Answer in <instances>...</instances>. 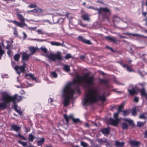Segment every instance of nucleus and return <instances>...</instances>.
<instances>
[{"mask_svg": "<svg viewBox=\"0 0 147 147\" xmlns=\"http://www.w3.org/2000/svg\"><path fill=\"white\" fill-rule=\"evenodd\" d=\"M94 79L93 76H89L88 74L86 73L82 77L77 75L72 82L73 84L78 85L84 84L87 87L86 91L83 101L84 105L90 104L98 99L103 102L106 100L104 95L99 96L97 90L95 88L91 87V86L94 84Z\"/></svg>", "mask_w": 147, "mask_h": 147, "instance_id": "f257e3e1", "label": "nucleus"}, {"mask_svg": "<svg viewBox=\"0 0 147 147\" xmlns=\"http://www.w3.org/2000/svg\"><path fill=\"white\" fill-rule=\"evenodd\" d=\"M22 99V97L17 94L11 96L6 92H3L0 99V109H5L8 105H10L11 102L16 103V102L19 101Z\"/></svg>", "mask_w": 147, "mask_h": 147, "instance_id": "f03ea898", "label": "nucleus"}, {"mask_svg": "<svg viewBox=\"0 0 147 147\" xmlns=\"http://www.w3.org/2000/svg\"><path fill=\"white\" fill-rule=\"evenodd\" d=\"M62 96L63 98V104L66 106L69 104V100L72 98L74 90L72 87L71 84H69L65 86L62 90Z\"/></svg>", "mask_w": 147, "mask_h": 147, "instance_id": "7ed1b4c3", "label": "nucleus"}, {"mask_svg": "<svg viewBox=\"0 0 147 147\" xmlns=\"http://www.w3.org/2000/svg\"><path fill=\"white\" fill-rule=\"evenodd\" d=\"M124 105L123 104H121L119 107L117 112L115 113L114 114V117L115 119H114L111 118H110L109 119V122L111 125L115 126H116L118 125V123L120 121V119L118 118V117L119 113L123 111H122V109Z\"/></svg>", "mask_w": 147, "mask_h": 147, "instance_id": "20e7f679", "label": "nucleus"}, {"mask_svg": "<svg viewBox=\"0 0 147 147\" xmlns=\"http://www.w3.org/2000/svg\"><path fill=\"white\" fill-rule=\"evenodd\" d=\"M47 56L50 60L53 61H55L56 59L59 60L61 59V53L59 52H57L56 54L52 53L49 54Z\"/></svg>", "mask_w": 147, "mask_h": 147, "instance_id": "39448f33", "label": "nucleus"}, {"mask_svg": "<svg viewBox=\"0 0 147 147\" xmlns=\"http://www.w3.org/2000/svg\"><path fill=\"white\" fill-rule=\"evenodd\" d=\"M86 8L88 9H91L98 11V13L99 14H103L104 13L107 12H110L109 9L107 8H105L101 7L99 9H98L97 8H94V7L91 6L86 7Z\"/></svg>", "mask_w": 147, "mask_h": 147, "instance_id": "423d86ee", "label": "nucleus"}, {"mask_svg": "<svg viewBox=\"0 0 147 147\" xmlns=\"http://www.w3.org/2000/svg\"><path fill=\"white\" fill-rule=\"evenodd\" d=\"M26 67V64L24 63L23 65L22 66H16L14 67V69L17 73L20 75L21 72L24 71L25 68Z\"/></svg>", "mask_w": 147, "mask_h": 147, "instance_id": "0eeeda50", "label": "nucleus"}, {"mask_svg": "<svg viewBox=\"0 0 147 147\" xmlns=\"http://www.w3.org/2000/svg\"><path fill=\"white\" fill-rule=\"evenodd\" d=\"M64 118L65 119L66 123H68L69 119H71L75 123H78L80 121V120L78 118L75 119L73 117L72 115H70L67 116L66 115H63Z\"/></svg>", "mask_w": 147, "mask_h": 147, "instance_id": "6e6552de", "label": "nucleus"}, {"mask_svg": "<svg viewBox=\"0 0 147 147\" xmlns=\"http://www.w3.org/2000/svg\"><path fill=\"white\" fill-rule=\"evenodd\" d=\"M78 40L82 42H83L88 44L90 45L91 44V43L90 41L89 40H87L84 38L82 36H79L78 38Z\"/></svg>", "mask_w": 147, "mask_h": 147, "instance_id": "1a4fd4ad", "label": "nucleus"}, {"mask_svg": "<svg viewBox=\"0 0 147 147\" xmlns=\"http://www.w3.org/2000/svg\"><path fill=\"white\" fill-rule=\"evenodd\" d=\"M13 23H14L16 25L18 26L21 27H23L25 26H26V24L24 22H19L15 20L11 21Z\"/></svg>", "mask_w": 147, "mask_h": 147, "instance_id": "9d476101", "label": "nucleus"}, {"mask_svg": "<svg viewBox=\"0 0 147 147\" xmlns=\"http://www.w3.org/2000/svg\"><path fill=\"white\" fill-rule=\"evenodd\" d=\"M11 130L19 132L20 129V127L16 125H13L11 126Z\"/></svg>", "mask_w": 147, "mask_h": 147, "instance_id": "9b49d317", "label": "nucleus"}, {"mask_svg": "<svg viewBox=\"0 0 147 147\" xmlns=\"http://www.w3.org/2000/svg\"><path fill=\"white\" fill-rule=\"evenodd\" d=\"M29 58V55L27 54L26 53L24 52L22 54V59L23 61L28 60Z\"/></svg>", "mask_w": 147, "mask_h": 147, "instance_id": "f8f14e48", "label": "nucleus"}, {"mask_svg": "<svg viewBox=\"0 0 147 147\" xmlns=\"http://www.w3.org/2000/svg\"><path fill=\"white\" fill-rule=\"evenodd\" d=\"M13 107L15 110L20 114L22 113V112L20 110V108L18 107L16 103H14Z\"/></svg>", "mask_w": 147, "mask_h": 147, "instance_id": "ddd939ff", "label": "nucleus"}, {"mask_svg": "<svg viewBox=\"0 0 147 147\" xmlns=\"http://www.w3.org/2000/svg\"><path fill=\"white\" fill-rule=\"evenodd\" d=\"M129 143L133 146L137 147L140 144V142H139L132 140L129 142Z\"/></svg>", "mask_w": 147, "mask_h": 147, "instance_id": "4468645a", "label": "nucleus"}, {"mask_svg": "<svg viewBox=\"0 0 147 147\" xmlns=\"http://www.w3.org/2000/svg\"><path fill=\"white\" fill-rule=\"evenodd\" d=\"M25 76H29L32 80H35L37 82L39 83L40 82V81L39 80H37L36 78L34 77V75L33 74L30 73L26 74Z\"/></svg>", "mask_w": 147, "mask_h": 147, "instance_id": "2eb2a0df", "label": "nucleus"}, {"mask_svg": "<svg viewBox=\"0 0 147 147\" xmlns=\"http://www.w3.org/2000/svg\"><path fill=\"white\" fill-rule=\"evenodd\" d=\"M115 145L117 147H123L124 145V143L117 141L115 142Z\"/></svg>", "mask_w": 147, "mask_h": 147, "instance_id": "dca6fc26", "label": "nucleus"}, {"mask_svg": "<svg viewBox=\"0 0 147 147\" xmlns=\"http://www.w3.org/2000/svg\"><path fill=\"white\" fill-rule=\"evenodd\" d=\"M140 93L142 96L147 98V93L144 89L143 88L141 90Z\"/></svg>", "mask_w": 147, "mask_h": 147, "instance_id": "f3484780", "label": "nucleus"}, {"mask_svg": "<svg viewBox=\"0 0 147 147\" xmlns=\"http://www.w3.org/2000/svg\"><path fill=\"white\" fill-rule=\"evenodd\" d=\"M82 18L83 19L85 20L89 21L90 20V18L88 15L86 13L82 16Z\"/></svg>", "mask_w": 147, "mask_h": 147, "instance_id": "a211bd4d", "label": "nucleus"}, {"mask_svg": "<svg viewBox=\"0 0 147 147\" xmlns=\"http://www.w3.org/2000/svg\"><path fill=\"white\" fill-rule=\"evenodd\" d=\"M110 129L109 127L103 129L102 130V132L104 134H108L109 133Z\"/></svg>", "mask_w": 147, "mask_h": 147, "instance_id": "6ab92c4d", "label": "nucleus"}, {"mask_svg": "<svg viewBox=\"0 0 147 147\" xmlns=\"http://www.w3.org/2000/svg\"><path fill=\"white\" fill-rule=\"evenodd\" d=\"M17 15L20 21L21 22H24L25 19L22 15H21L19 13H18L17 14Z\"/></svg>", "mask_w": 147, "mask_h": 147, "instance_id": "aec40b11", "label": "nucleus"}, {"mask_svg": "<svg viewBox=\"0 0 147 147\" xmlns=\"http://www.w3.org/2000/svg\"><path fill=\"white\" fill-rule=\"evenodd\" d=\"M128 91L129 94L131 95H134L136 93V91L134 88H132L131 89H128Z\"/></svg>", "mask_w": 147, "mask_h": 147, "instance_id": "412c9836", "label": "nucleus"}, {"mask_svg": "<svg viewBox=\"0 0 147 147\" xmlns=\"http://www.w3.org/2000/svg\"><path fill=\"white\" fill-rule=\"evenodd\" d=\"M106 38L110 41H112L114 43L116 42L117 41V40L114 38L111 37L110 36H106Z\"/></svg>", "mask_w": 147, "mask_h": 147, "instance_id": "4be33fe9", "label": "nucleus"}, {"mask_svg": "<svg viewBox=\"0 0 147 147\" xmlns=\"http://www.w3.org/2000/svg\"><path fill=\"white\" fill-rule=\"evenodd\" d=\"M123 120L127 122L130 125H133V121L129 118H124L123 119Z\"/></svg>", "mask_w": 147, "mask_h": 147, "instance_id": "5701e85b", "label": "nucleus"}, {"mask_svg": "<svg viewBox=\"0 0 147 147\" xmlns=\"http://www.w3.org/2000/svg\"><path fill=\"white\" fill-rule=\"evenodd\" d=\"M63 69L66 72H69L70 71L69 66L67 65H64L63 66Z\"/></svg>", "mask_w": 147, "mask_h": 147, "instance_id": "b1692460", "label": "nucleus"}, {"mask_svg": "<svg viewBox=\"0 0 147 147\" xmlns=\"http://www.w3.org/2000/svg\"><path fill=\"white\" fill-rule=\"evenodd\" d=\"M34 138L35 137L34 135L32 134V133L31 134H29L28 136V140L29 141L32 142Z\"/></svg>", "mask_w": 147, "mask_h": 147, "instance_id": "393cba45", "label": "nucleus"}, {"mask_svg": "<svg viewBox=\"0 0 147 147\" xmlns=\"http://www.w3.org/2000/svg\"><path fill=\"white\" fill-rule=\"evenodd\" d=\"M50 44L52 45L56 46H57L61 45V43L57 42H50Z\"/></svg>", "mask_w": 147, "mask_h": 147, "instance_id": "a878e982", "label": "nucleus"}, {"mask_svg": "<svg viewBox=\"0 0 147 147\" xmlns=\"http://www.w3.org/2000/svg\"><path fill=\"white\" fill-rule=\"evenodd\" d=\"M66 12L65 10H61L60 12L59 13H57V14L60 16H64L66 14Z\"/></svg>", "mask_w": 147, "mask_h": 147, "instance_id": "bb28decb", "label": "nucleus"}, {"mask_svg": "<svg viewBox=\"0 0 147 147\" xmlns=\"http://www.w3.org/2000/svg\"><path fill=\"white\" fill-rule=\"evenodd\" d=\"M122 66L126 68L127 70L129 72H131L133 71L132 69L127 65H123Z\"/></svg>", "mask_w": 147, "mask_h": 147, "instance_id": "cd10ccee", "label": "nucleus"}, {"mask_svg": "<svg viewBox=\"0 0 147 147\" xmlns=\"http://www.w3.org/2000/svg\"><path fill=\"white\" fill-rule=\"evenodd\" d=\"M29 49L30 51L31 54H33L36 52V48H35L34 47H31Z\"/></svg>", "mask_w": 147, "mask_h": 147, "instance_id": "c85d7f7f", "label": "nucleus"}, {"mask_svg": "<svg viewBox=\"0 0 147 147\" xmlns=\"http://www.w3.org/2000/svg\"><path fill=\"white\" fill-rule=\"evenodd\" d=\"M5 53V51L1 48V46L0 45V59H1L2 57Z\"/></svg>", "mask_w": 147, "mask_h": 147, "instance_id": "c756f323", "label": "nucleus"}, {"mask_svg": "<svg viewBox=\"0 0 147 147\" xmlns=\"http://www.w3.org/2000/svg\"><path fill=\"white\" fill-rule=\"evenodd\" d=\"M146 122V121H145L144 122H140L138 121L137 122V125L139 127H141L143 126L144 124Z\"/></svg>", "mask_w": 147, "mask_h": 147, "instance_id": "7c9ffc66", "label": "nucleus"}, {"mask_svg": "<svg viewBox=\"0 0 147 147\" xmlns=\"http://www.w3.org/2000/svg\"><path fill=\"white\" fill-rule=\"evenodd\" d=\"M122 112V115L124 116L128 115L130 113V111L129 110L123 111Z\"/></svg>", "mask_w": 147, "mask_h": 147, "instance_id": "2f4dec72", "label": "nucleus"}, {"mask_svg": "<svg viewBox=\"0 0 147 147\" xmlns=\"http://www.w3.org/2000/svg\"><path fill=\"white\" fill-rule=\"evenodd\" d=\"M97 141L101 144H103L104 142L107 143V140L105 139H99L97 140Z\"/></svg>", "mask_w": 147, "mask_h": 147, "instance_id": "473e14b6", "label": "nucleus"}, {"mask_svg": "<svg viewBox=\"0 0 147 147\" xmlns=\"http://www.w3.org/2000/svg\"><path fill=\"white\" fill-rule=\"evenodd\" d=\"M51 76L53 78H56L57 77V74L55 71L52 72L51 74Z\"/></svg>", "mask_w": 147, "mask_h": 147, "instance_id": "72a5a7b5", "label": "nucleus"}, {"mask_svg": "<svg viewBox=\"0 0 147 147\" xmlns=\"http://www.w3.org/2000/svg\"><path fill=\"white\" fill-rule=\"evenodd\" d=\"M45 141V139L44 138H42L40 140L38 141V145H40L42 144Z\"/></svg>", "mask_w": 147, "mask_h": 147, "instance_id": "f704fd0d", "label": "nucleus"}, {"mask_svg": "<svg viewBox=\"0 0 147 147\" xmlns=\"http://www.w3.org/2000/svg\"><path fill=\"white\" fill-rule=\"evenodd\" d=\"M121 126L123 129H126L128 127V125L125 123H123L122 124Z\"/></svg>", "mask_w": 147, "mask_h": 147, "instance_id": "c9c22d12", "label": "nucleus"}, {"mask_svg": "<svg viewBox=\"0 0 147 147\" xmlns=\"http://www.w3.org/2000/svg\"><path fill=\"white\" fill-rule=\"evenodd\" d=\"M20 55L19 54L15 55L14 57V59L16 61H18L19 59Z\"/></svg>", "mask_w": 147, "mask_h": 147, "instance_id": "e433bc0d", "label": "nucleus"}, {"mask_svg": "<svg viewBox=\"0 0 147 147\" xmlns=\"http://www.w3.org/2000/svg\"><path fill=\"white\" fill-rule=\"evenodd\" d=\"M16 137H18L19 138L22 139L24 140H26V138L24 136L21 135L20 134H18V135H16Z\"/></svg>", "mask_w": 147, "mask_h": 147, "instance_id": "4c0bfd02", "label": "nucleus"}, {"mask_svg": "<svg viewBox=\"0 0 147 147\" xmlns=\"http://www.w3.org/2000/svg\"><path fill=\"white\" fill-rule=\"evenodd\" d=\"M36 32H37L38 34H45V33L43 32V31L41 30H36ZM45 34L46 35L48 34L47 33H46Z\"/></svg>", "mask_w": 147, "mask_h": 147, "instance_id": "58836bf2", "label": "nucleus"}, {"mask_svg": "<svg viewBox=\"0 0 147 147\" xmlns=\"http://www.w3.org/2000/svg\"><path fill=\"white\" fill-rule=\"evenodd\" d=\"M18 142L24 146H26L27 144V143L26 142H23L21 141H18Z\"/></svg>", "mask_w": 147, "mask_h": 147, "instance_id": "ea45409f", "label": "nucleus"}, {"mask_svg": "<svg viewBox=\"0 0 147 147\" xmlns=\"http://www.w3.org/2000/svg\"><path fill=\"white\" fill-rule=\"evenodd\" d=\"M33 12H43V10L41 9H35L33 10Z\"/></svg>", "mask_w": 147, "mask_h": 147, "instance_id": "a19ab883", "label": "nucleus"}, {"mask_svg": "<svg viewBox=\"0 0 147 147\" xmlns=\"http://www.w3.org/2000/svg\"><path fill=\"white\" fill-rule=\"evenodd\" d=\"M80 144L83 147H88V144H87L84 142H81Z\"/></svg>", "mask_w": 147, "mask_h": 147, "instance_id": "79ce46f5", "label": "nucleus"}, {"mask_svg": "<svg viewBox=\"0 0 147 147\" xmlns=\"http://www.w3.org/2000/svg\"><path fill=\"white\" fill-rule=\"evenodd\" d=\"M34 85L33 84H29L28 82H26L25 86V87L27 88L29 86H31Z\"/></svg>", "mask_w": 147, "mask_h": 147, "instance_id": "37998d69", "label": "nucleus"}, {"mask_svg": "<svg viewBox=\"0 0 147 147\" xmlns=\"http://www.w3.org/2000/svg\"><path fill=\"white\" fill-rule=\"evenodd\" d=\"M139 117V118L141 119H147V117H146L144 114H142L140 115Z\"/></svg>", "mask_w": 147, "mask_h": 147, "instance_id": "c03bdc74", "label": "nucleus"}, {"mask_svg": "<svg viewBox=\"0 0 147 147\" xmlns=\"http://www.w3.org/2000/svg\"><path fill=\"white\" fill-rule=\"evenodd\" d=\"M40 49L45 53H46L47 51V49L45 47H41Z\"/></svg>", "mask_w": 147, "mask_h": 147, "instance_id": "a18cd8bd", "label": "nucleus"}, {"mask_svg": "<svg viewBox=\"0 0 147 147\" xmlns=\"http://www.w3.org/2000/svg\"><path fill=\"white\" fill-rule=\"evenodd\" d=\"M37 6L34 4H32L28 6V7L34 8L36 7Z\"/></svg>", "mask_w": 147, "mask_h": 147, "instance_id": "49530a36", "label": "nucleus"}, {"mask_svg": "<svg viewBox=\"0 0 147 147\" xmlns=\"http://www.w3.org/2000/svg\"><path fill=\"white\" fill-rule=\"evenodd\" d=\"M7 49H8L7 53L9 55V56H10V55H11L12 53V51L11 50L9 49V48L8 47H7Z\"/></svg>", "mask_w": 147, "mask_h": 147, "instance_id": "de8ad7c7", "label": "nucleus"}, {"mask_svg": "<svg viewBox=\"0 0 147 147\" xmlns=\"http://www.w3.org/2000/svg\"><path fill=\"white\" fill-rule=\"evenodd\" d=\"M136 109L135 108H134L132 111V115H133L135 116L136 115Z\"/></svg>", "mask_w": 147, "mask_h": 147, "instance_id": "09e8293b", "label": "nucleus"}, {"mask_svg": "<svg viewBox=\"0 0 147 147\" xmlns=\"http://www.w3.org/2000/svg\"><path fill=\"white\" fill-rule=\"evenodd\" d=\"M71 57V55L69 54H67L65 56V58L68 59Z\"/></svg>", "mask_w": 147, "mask_h": 147, "instance_id": "8fccbe9b", "label": "nucleus"}, {"mask_svg": "<svg viewBox=\"0 0 147 147\" xmlns=\"http://www.w3.org/2000/svg\"><path fill=\"white\" fill-rule=\"evenodd\" d=\"M139 100V98L138 97H135L134 99V101L136 102H138Z\"/></svg>", "mask_w": 147, "mask_h": 147, "instance_id": "3c124183", "label": "nucleus"}, {"mask_svg": "<svg viewBox=\"0 0 147 147\" xmlns=\"http://www.w3.org/2000/svg\"><path fill=\"white\" fill-rule=\"evenodd\" d=\"M23 39H25L27 37V35L24 32H23Z\"/></svg>", "mask_w": 147, "mask_h": 147, "instance_id": "603ef678", "label": "nucleus"}, {"mask_svg": "<svg viewBox=\"0 0 147 147\" xmlns=\"http://www.w3.org/2000/svg\"><path fill=\"white\" fill-rule=\"evenodd\" d=\"M146 83L145 82L139 84L142 87H144L146 85Z\"/></svg>", "mask_w": 147, "mask_h": 147, "instance_id": "864d4df0", "label": "nucleus"}, {"mask_svg": "<svg viewBox=\"0 0 147 147\" xmlns=\"http://www.w3.org/2000/svg\"><path fill=\"white\" fill-rule=\"evenodd\" d=\"M47 41L46 40H45V39H41V40H40V39H38L37 41L39 42H42L43 41Z\"/></svg>", "mask_w": 147, "mask_h": 147, "instance_id": "5fc2aeb1", "label": "nucleus"}, {"mask_svg": "<svg viewBox=\"0 0 147 147\" xmlns=\"http://www.w3.org/2000/svg\"><path fill=\"white\" fill-rule=\"evenodd\" d=\"M36 27H28V28L30 30L31 29H33V30H35L36 29Z\"/></svg>", "mask_w": 147, "mask_h": 147, "instance_id": "6e6d98bb", "label": "nucleus"}, {"mask_svg": "<svg viewBox=\"0 0 147 147\" xmlns=\"http://www.w3.org/2000/svg\"><path fill=\"white\" fill-rule=\"evenodd\" d=\"M20 94H23L25 93V92L23 90H21L20 91Z\"/></svg>", "mask_w": 147, "mask_h": 147, "instance_id": "4d7b16f0", "label": "nucleus"}, {"mask_svg": "<svg viewBox=\"0 0 147 147\" xmlns=\"http://www.w3.org/2000/svg\"><path fill=\"white\" fill-rule=\"evenodd\" d=\"M147 14V13L146 12H142V15L144 16H145Z\"/></svg>", "mask_w": 147, "mask_h": 147, "instance_id": "13d9d810", "label": "nucleus"}, {"mask_svg": "<svg viewBox=\"0 0 147 147\" xmlns=\"http://www.w3.org/2000/svg\"><path fill=\"white\" fill-rule=\"evenodd\" d=\"M85 55H82L80 57V58L82 59H84L85 58Z\"/></svg>", "mask_w": 147, "mask_h": 147, "instance_id": "bf43d9fd", "label": "nucleus"}, {"mask_svg": "<svg viewBox=\"0 0 147 147\" xmlns=\"http://www.w3.org/2000/svg\"><path fill=\"white\" fill-rule=\"evenodd\" d=\"M132 35L134 36H141V35L137 34H132Z\"/></svg>", "mask_w": 147, "mask_h": 147, "instance_id": "052dcab7", "label": "nucleus"}, {"mask_svg": "<svg viewBox=\"0 0 147 147\" xmlns=\"http://www.w3.org/2000/svg\"><path fill=\"white\" fill-rule=\"evenodd\" d=\"M145 137L146 138H147V131L145 132Z\"/></svg>", "mask_w": 147, "mask_h": 147, "instance_id": "680f3d73", "label": "nucleus"}, {"mask_svg": "<svg viewBox=\"0 0 147 147\" xmlns=\"http://www.w3.org/2000/svg\"><path fill=\"white\" fill-rule=\"evenodd\" d=\"M38 39H31L30 40H36V41H37Z\"/></svg>", "mask_w": 147, "mask_h": 147, "instance_id": "e2e57ef3", "label": "nucleus"}, {"mask_svg": "<svg viewBox=\"0 0 147 147\" xmlns=\"http://www.w3.org/2000/svg\"><path fill=\"white\" fill-rule=\"evenodd\" d=\"M85 125L86 127H89V125L88 123H85Z\"/></svg>", "mask_w": 147, "mask_h": 147, "instance_id": "0e129e2a", "label": "nucleus"}, {"mask_svg": "<svg viewBox=\"0 0 147 147\" xmlns=\"http://www.w3.org/2000/svg\"><path fill=\"white\" fill-rule=\"evenodd\" d=\"M49 100H50V102H51L53 101V99L51 98H50L49 99Z\"/></svg>", "mask_w": 147, "mask_h": 147, "instance_id": "69168bd1", "label": "nucleus"}, {"mask_svg": "<svg viewBox=\"0 0 147 147\" xmlns=\"http://www.w3.org/2000/svg\"><path fill=\"white\" fill-rule=\"evenodd\" d=\"M108 48L109 49L111 50V51H113V49H112L111 48L109 47H108Z\"/></svg>", "mask_w": 147, "mask_h": 147, "instance_id": "338daca9", "label": "nucleus"}, {"mask_svg": "<svg viewBox=\"0 0 147 147\" xmlns=\"http://www.w3.org/2000/svg\"><path fill=\"white\" fill-rule=\"evenodd\" d=\"M145 4L146 7H147V0L146 1Z\"/></svg>", "mask_w": 147, "mask_h": 147, "instance_id": "774afa93", "label": "nucleus"}]
</instances>
